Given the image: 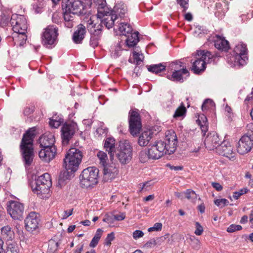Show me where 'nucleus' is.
I'll return each mask as SVG.
<instances>
[{"label":"nucleus","instance_id":"nucleus-1","mask_svg":"<svg viewBox=\"0 0 253 253\" xmlns=\"http://www.w3.org/2000/svg\"><path fill=\"white\" fill-rule=\"evenodd\" d=\"M35 131L34 127L27 130L23 135L20 143V149L23 161L26 167L32 165L35 157L33 142L36 136Z\"/></svg>","mask_w":253,"mask_h":253},{"label":"nucleus","instance_id":"nucleus-2","mask_svg":"<svg viewBox=\"0 0 253 253\" xmlns=\"http://www.w3.org/2000/svg\"><path fill=\"white\" fill-rule=\"evenodd\" d=\"M32 191L41 199L48 197L50 188L52 186L50 175L45 173L31 181L30 183Z\"/></svg>","mask_w":253,"mask_h":253},{"label":"nucleus","instance_id":"nucleus-3","mask_svg":"<svg viewBox=\"0 0 253 253\" xmlns=\"http://www.w3.org/2000/svg\"><path fill=\"white\" fill-rule=\"evenodd\" d=\"M246 44H238L234 47L233 54H228L227 55L228 62L231 64V66L245 65L248 60Z\"/></svg>","mask_w":253,"mask_h":253},{"label":"nucleus","instance_id":"nucleus-4","mask_svg":"<svg viewBox=\"0 0 253 253\" xmlns=\"http://www.w3.org/2000/svg\"><path fill=\"white\" fill-rule=\"evenodd\" d=\"M83 156V153L79 149L76 148L70 149L64 159V166L65 169L76 171L82 162Z\"/></svg>","mask_w":253,"mask_h":253},{"label":"nucleus","instance_id":"nucleus-5","mask_svg":"<svg viewBox=\"0 0 253 253\" xmlns=\"http://www.w3.org/2000/svg\"><path fill=\"white\" fill-rule=\"evenodd\" d=\"M99 170L95 167L84 169L80 175V184L83 188H88L98 183Z\"/></svg>","mask_w":253,"mask_h":253},{"label":"nucleus","instance_id":"nucleus-6","mask_svg":"<svg viewBox=\"0 0 253 253\" xmlns=\"http://www.w3.org/2000/svg\"><path fill=\"white\" fill-rule=\"evenodd\" d=\"M10 24L16 35L21 37L22 42L26 40V32L27 29V21L23 15L13 14L10 20Z\"/></svg>","mask_w":253,"mask_h":253},{"label":"nucleus","instance_id":"nucleus-7","mask_svg":"<svg viewBox=\"0 0 253 253\" xmlns=\"http://www.w3.org/2000/svg\"><path fill=\"white\" fill-rule=\"evenodd\" d=\"M115 153L121 163H128L131 160L132 155V148L129 142L126 140L120 141Z\"/></svg>","mask_w":253,"mask_h":253},{"label":"nucleus","instance_id":"nucleus-8","mask_svg":"<svg viewBox=\"0 0 253 253\" xmlns=\"http://www.w3.org/2000/svg\"><path fill=\"white\" fill-rule=\"evenodd\" d=\"M127 11V6L125 4L122 2L117 3L114 6L113 10H111L109 17L104 18L102 22L105 27L109 29L114 25V22L117 19L118 16L120 17H124Z\"/></svg>","mask_w":253,"mask_h":253},{"label":"nucleus","instance_id":"nucleus-9","mask_svg":"<svg viewBox=\"0 0 253 253\" xmlns=\"http://www.w3.org/2000/svg\"><path fill=\"white\" fill-rule=\"evenodd\" d=\"M58 28L54 25H50L44 29L42 35V43L47 47H50L56 41L58 36Z\"/></svg>","mask_w":253,"mask_h":253},{"label":"nucleus","instance_id":"nucleus-10","mask_svg":"<svg viewBox=\"0 0 253 253\" xmlns=\"http://www.w3.org/2000/svg\"><path fill=\"white\" fill-rule=\"evenodd\" d=\"M7 213L14 220L23 218L24 211V205L18 201L10 200L6 204Z\"/></svg>","mask_w":253,"mask_h":253},{"label":"nucleus","instance_id":"nucleus-11","mask_svg":"<svg viewBox=\"0 0 253 253\" xmlns=\"http://www.w3.org/2000/svg\"><path fill=\"white\" fill-rule=\"evenodd\" d=\"M85 5L81 0H63L62 7L68 11H71L73 15H84Z\"/></svg>","mask_w":253,"mask_h":253},{"label":"nucleus","instance_id":"nucleus-12","mask_svg":"<svg viewBox=\"0 0 253 253\" xmlns=\"http://www.w3.org/2000/svg\"><path fill=\"white\" fill-rule=\"evenodd\" d=\"M129 132L133 137L137 136L142 126L141 117L138 112H129Z\"/></svg>","mask_w":253,"mask_h":253},{"label":"nucleus","instance_id":"nucleus-13","mask_svg":"<svg viewBox=\"0 0 253 253\" xmlns=\"http://www.w3.org/2000/svg\"><path fill=\"white\" fill-rule=\"evenodd\" d=\"M182 64V63L180 61H176L172 62L170 65V67H171V70L173 71L171 75L167 76V78L172 81L183 82L182 75L187 74L189 76V73L186 68H180L181 67H183Z\"/></svg>","mask_w":253,"mask_h":253},{"label":"nucleus","instance_id":"nucleus-14","mask_svg":"<svg viewBox=\"0 0 253 253\" xmlns=\"http://www.w3.org/2000/svg\"><path fill=\"white\" fill-rule=\"evenodd\" d=\"M78 130L76 123H65L61 129L62 144L67 145Z\"/></svg>","mask_w":253,"mask_h":253},{"label":"nucleus","instance_id":"nucleus-15","mask_svg":"<svg viewBox=\"0 0 253 253\" xmlns=\"http://www.w3.org/2000/svg\"><path fill=\"white\" fill-rule=\"evenodd\" d=\"M164 143L167 148L166 152L168 155L175 152L177 147V139L174 131L171 130L166 132Z\"/></svg>","mask_w":253,"mask_h":253},{"label":"nucleus","instance_id":"nucleus-16","mask_svg":"<svg viewBox=\"0 0 253 253\" xmlns=\"http://www.w3.org/2000/svg\"><path fill=\"white\" fill-rule=\"evenodd\" d=\"M216 152L220 155L228 158L231 161H234L236 159V153L233 151L232 146L227 141L222 142L219 146L216 148Z\"/></svg>","mask_w":253,"mask_h":253},{"label":"nucleus","instance_id":"nucleus-17","mask_svg":"<svg viewBox=\"0 0 253 253\" xmlns=\"http://www.w3.org/2000/svg\"><path fill=\"white\" fill-rule=\"evenodd\" d=\"M39 214L34 211L31 212L25 219V227L26 230L30 232L35 231L39 227Z\"/></svg>","mask_w":253,"mask_h":253},{"label":"nucleus","instance_id":"nucleus-18","mask_svg":"<svg viewBox=\"0 0 253 253\" xmlns=\"http://www.w3.org/2000/svg\"><path fill=\"white\" fill-rule=\"evenodd\" d=\"M253 146V139L248 135V132L243 135L238 142L237 146L238 152L244 155L250 151Z\"/></svg>","mask_w":253,"mask_h":253},{"label":"nucleus","instance_id":"nucleus-19","mask_svg":"<svg viewBox=\"0 0 253 253\" xmlns=\"http://www.w3.org/2000/svg\"><path fill=\"white\" fill-rule=\"evenodd\" d=\"M56 152V147H42L39 156L42 161L49 163L55 158Z\"/></svg>","mask_w":253,"mask_h":253},{"label":"nucleus","instance_id":"nucleus-20","mask_svg":"<svg viewBox=\"0 0 253 253\" xmlns=\"http://www.w3.org/2000/svg\"><path fill=\"white\" fill-rule=\"evenodd\" d=\"M220 139L218 134L215 132L208 134L205 139V145L209 150H216V148L219 146Z\"/></svg>","mask_w":253,"mask_h":253},{"label":"nucleus","instance_id":"nucleus-21","mask_svg":"<svg viewBox=\"0 0 253 253\" xmlns=\"http://www.w3.org/2000/svg\"><path fill=\"white\" fill-rule=\"evenodd\" d=\"M103 180L108 182L114 179L118 173V170L114 165H107L103 166Z\"/></svg>","mask_w":253,"mask_h":253},{"label":"nucleus","instance_id":"nucleus-22","mask_svg":"<svg viewBox=\"0 0 253 253\" xmlns=\"http://www.w3.org/2000/svg\"><path fill=\"white\" fill-rule=\"evenodd\" d=\"M41 148L47 147H55V138L54 134L50 132H46L42 134L38 140Z\"/></svg>","mask_w":253,"mask_h":253},{"label":"nucleus","instance_id":"nucleus-23","mask_svg":"<svg viewBox=\"0 0 253 253\" xmlns=\"http://www.w3.org/2000/svg\"><path fill=\"white\" fill-rule=\"evenodd\" d=\"M104 18L101 20L100 23L97 24L94 23L93 21L90 18L87 22V28L90 34H94L96 35H101L103 28V24L105 25L102 22Z\"/></svg>","mask_w":253,"mask_h":253},{"label":"nucleus","instance_id":"nucleus-24","mask_svg":"<svg viewBox=\"0 0 253 253\" xmlns=\"http://www.w3.org/2000/svg\"><path fill=\"white\" fill-rule=\"evenodd\" d=\"M86 33V29L83 24H79L77 26V29L74 32L72 40L76 43H81L84 38V35Z\"/></svg>","mask_w":253,"mask_h":253},{"label":"nucleus","instance_id":"nucleus-25","mask_svg":"<svg viewBox=\"0 0 253 253\" xmlns=\"http://www.w3.org/2000/svg\"><path fill=\"white\" fill-rule=\"evenodd\" d=\"M75 172L68 169H65V170L61 171L58 178L57 186L61 187L64 185L67 180H70L74 177Z\"/></svg>","mask_w":253,"mask_h":253},{"label":"nucleus","instance_id":"nucleus-26","mask_svg":"<svg viewBox=\"0 0 253 253\" xmlns=\"http://www.w3.org/2000/svg\"><path fill=\"white\" fill-rule=\"evenodd\" d=\"M115 143L116 140L113 137H108L104 140V147L110 155L111 160L113 158L116 151Z\"/></svg>","mask_w":253,"mask_h":253},{"label":"nucleus","instance_id":"nucleus-27","mask_svg":"<svg viewBox=\"0 0 253 253\" xmlns=\"http://www.w3.org/2000/svg\"><path fill=\"white\" fill-rule=\"evenodd\" d=\"M196 60L192 63L191 70L195 74H199L206 69V61L203 60L201 57H197Z\"/></svg>","mask_w":253,"mask_h":253},{"label":"nucleus","instance_id":"nucleus-28","mask_svg":"<svg viewBox=\"0 0 253 253\" xmlns=\"http://www.w3.org/2000/svg\"><path fill=\"white\" fill-rule=\"evenodd\" d=\"M153 135V132L150 130L142 132L139 135L138 138V144L140 146L143 147L147 146L152 139Z\"/></svg>","mask_w":253,"mask_h":253},{"label":"nucleus","instance_id":"nucleus-29","mask_svg":"<svg viewBox=\"0 0 253 253\" xmlns=\"http://www.w3.org/2000/svg\"><path fill=\"white\" fill-rule=\"evenodd\" d=\"M197 124L200 126L202 132L205 135L208 130V123L206 116L204 114H197L196 116Z\"/></svg>","mask_w":253,"mask_h":253},{"label":"nucleus","instance_id":"nucleus-30","mask_svg":"<svg viewBox=\"0 0 253 253\" xmlns=\"http://www.w3.org/2000/svg\"><path fill=\"white\" fill-rule=\"evenodd\" d=\"M196 55L198 57H201L203 60L206 61V63H210L212 61H214L217 57L215 55L212 54L211 52L205 50H197Z\"/></svg>","mask_w":253,"mask_h":253},{"label":"nucleus","instance_id":"nucleus-31","mask_svg":"<svg viewBox=\"0 0 253 253\" xmlns=\"http://www.w3.org/2000/svg\"><path fill=\"white\" fill-rule=\"evenodd\" d=\"M1 235L4 240L12 241L14 238V232L10 226L6 225L1 228Z\"/></svg>","mask_w":253,"mask_h":253},{"label":"nucleus","instance_id":"nucleus-32","mask_svg":"<svg viewBox=\"0 0 253 253\" xmlns=\"http://www.w3.org/2000/svg\"><path fill=\"white\" fill-rule=\"evenodd\" d=\"M138 35L139 32L136 31L126 36L127 38L126 40V42L128 47H134L137 44L139 41Z\"/></svg>","mask_w":253,"mask_h":253},{"label":"nucleus","instance_id":"nucleus-33","mask_svg":"<svg viewBox=\"0 0 253 253\" xmlns=\"http://www.w3.org/2000/svg\"><path fill=\"white\" fill-rule=\"evenodd\" d=\"M218 40L214 42L215 47L219 50L227 51L229 49V43L224 38L217 36Z\"/></svg>","mask_w":253,"mask_h":253},{"label":"nucleus","instance_id":"nucleus-34","mask_svg":"<svg viewBox=\"0 0 253 253\" xmlns=\"http://www.w3.org/2000/svg\"><path fill=\"white\" fill-rule=\"evenodd\" d=\"M147 68L148 71L156 74H158L162 71L166 70V63H162L157 64L147 65Z\"/></svg>","mask_w":253,"mask_h":253},{"label":"nucleus","instance_id":"nucleus-35","mask_svg":"<svg viewBox=\"0 0 253 253\" xmlns=\"http://www.w3.org/2000/svg\"><path fill=\"white\" fill-rule=\"evenodd\" d=\"M201 108L202 111H214L215 109V104L212 99L208 98L204 100Z\"/></svg>","mask_w":253,"mask_h":253},{"label":"nucleus","instance_id":"nucleus-36","mask_svg":"<svg viewBox=\"0 0 253 253\" xmlns=\"http://www.w3.org/2000/svg\"><path fill=\"white\" fill-rule=\"evenodd\" d=\"M121 26L119 27V31L121 33L126 36L127 35L132 33L133 29L130 24L127 23H121Z\"/></svg>","mask_w":253,"mask_h":253},{"label":"nucleus","instance_id":"nucleus-37","mask_svg":"<svg viewBox=\"0 0 253 253\" xmlns=\"http://www.w3.org/2000/svg\"><path fill=\"white\" fill-rule=\"evenodd\" d=\"M155 145L157 147V149L158 150V153L160 156V158L162 157L164 154H168L167 152H166V150L167 148L165 144L164 141H160L155 143Z\"/></svg>","mask_w":253,"mask_h":253},{"label":"nucleus","instance_id":"nucleus-38","mask_svg":"<svg viewBox=\"0 0 253 253\" xmlns=\"http://www.w3.org/2000/svg\"><path fill=\"white\" fill-rule=\"evenodd\" d=\"M149 156L150 159L156 160L160 158L159 154L158 153V150L157 149V147L154 144L148 149Z\"/></svg>","mask_w":253,"mask_h":253},{"label":"nucleus","instance_id":"nucleus-39","mask_svg":"<svg viewBox=\"0 0 253 253\" xmlns=\"http://www.w3.org/2000/svg\"><path fill=\"white\" fill-rule=\"evenodd\" d=\"M183 193L185 194V197L192 202H195L197 199V195L195 192L190 189H187Z\"/></svg>","mask_w":253,"mask_h":253},{"label":"nucleus","instance_id":"nucleus-40","mask_svg":"<svg viewBox=\"0 0 253 253\" xmlns=\"http://www.w3.org/2000/svg\"><path fill=\"white\" fill-rule=\"evenodd\" d=\"M97 156L99 160V164L103 167L108 165L107 164L108 157L106 153L100 151L97 153Z\"/></svg>","mask_w":253,"mask_h":253},{"label":"nucleus","instance_id":"nucleus-41","mask_svg":"<svg viewBox=\"0 0 253 253\" xmlns=\"http://www.w3.org/2000/svg\"><path fill=\"white\" fill-rule=\"evenodd\" d=\"M107 8L97 7V17L101 19L104 16H106L107 17H109L110 14L111 10L107 11Z\"/></svg>","mask_w":253,"mask_h":253},{"label":"nucleus","instance_id":"nucleus-42","mask_svg":"<svg viewBox=\"0 0 253 253\" xmlns=\"http://www.w3.org/2000/svg\"><path fill=\"white\" fill-rule=\"evenodd\" d=\"M132 56L134 62H136L137 66L139 65L143 61L144 58L143 54H139V52L134 50L132 53Z\"/></svg>","mask_w":253,"mask_h":253},{"label":"nucleus","instance_id":"nucleus-43","mask_svg":"<svg viewBox=\"0 0 253 253\" xmlns=\"http://www.w3.org/2000/svg\"><path fill=\"white\" fill-rule=\"evenodd\" d=\"M101 35L90 34V45L93 48L96 47L98 44V40Z\"/></svg>","mask_w":253,"mask_h":253},{"label":"nucleus","instance_id":"nucleus-44","mask_svg":"<svg viewBox=\"0 0 253 253\" xmlns=\"http://www.w3.org/2000/svg\"><path fill=\"white\" fill-rule=\"evenodd\" d=\"M59 245L58 242H55L54 241H49L48 247L49 253H54L57 250Z\"/></svg>","mask_w":253,"mask_h":253},{"label":"nucleus","instance_id":"nucleus-45","mask_svg":"<svg viewBox=\"0 0 253 253\" xmlns=\"http://www.w3.org/2000/svg\"><path fill=\"white\" fill-rule=\"evenodd\" d=\"M5 253H19L17 246L15 244H8Z\"/></svg>","mask_w":253,"mask_h":253},{"label":"nucleus","instance_id":"nucleus-46","mask_svg":"<svg viewBox=\"0 0 253 253\" xmlns=\"http://www.w3.org/2000/svg\"><path fill=\"white\" fill-rule=\"evenodd\" d=\"M139 158L140 161L142 163H145L148 159H151L149 156L148 151L147 152L145 151H141L139 154Z\"/></svg>","mask_w":253,"mask_h":253},{"label":"nucleus","instance_id":"nucleus-47","mask_svg":"<svg viewBox=\"0 0 253 253\" xmlns=\"http://www.w3.org/2000/svg\"><path fill=\"white\" fill-rule=\"evenodd\" d=\"M64 120H50L49 121V125L52 128H57L62 124L64 123Z\"/></svg>","mask_w":253,"mask_h":253},{"label":"nucleus","instance_id":"nucleus-48","mask_svg":"<svg viewBox=\"0 0 253 253\" xmlns=\"http://www.w3.org/2000/svg\"><path fill=\"white\" fill-rule=\"evenodd\" d=\"M214 203L217 206L223 208L228 204L229 201L226 199H221L214 200Z\"/></svg>","mask_w":253,"mask_h":253},{"label":"nucleus","instance_id":"nucleus-49","mask_svg":"<svg viewBox=\"0 0 253 253\" xmlns=\"http://www.w3.org/2000/svg\"><path fill=\"white\" fill-rule=\"evenodd\" d=\"M176 2L183 8L182 11L186 12L188 8L189 0H176Z\"/></svg>","mask_w":253,"mask_h":253},{"label":"nucleus","instance_id":"nucleus-50","mask_svg":"<svg viewBox=\"0 0 253 253\" xmlns=\"http://www.w3.org/2000/svg\"><path fill=\"white\" fill-rule=\"evenodd\" d=\"M242 229V227L240 225L232 224L228 227L227 231L232 233L236 231L241 230Z\"/></svg>","mask_w":253,"mask_h":253},{"label":"nucleus","instance_id":"nucleus-51","mask_svg":"<svg viewBox=\"0 0 253 253\" xmlns=\"http://www.w3.org/2000/svg\"><path fill=\"white\" fill-rule=\"evenodd\" d=\"M249 190L247 188H243L241 189L239 191L235 192L233 193V198L237 200L238 199L241 195L247 193L248 192Z\"/></svg>","mask_w":253,"mask_h":253},{"label":"nucleus","instance_id":"nucleus-52","mask_svg":"<svg viewBox=\"0 0 253 253\" xmlns=\"http://www.w3.org/2000/svg\"><path fill=\"white\" fill-rule=\"evenodd\" d=\"M196 229L195 230L194 233L198 236H200L202 234L203 232V228L200 224V223L198 222H196L195 223Z\"/></svg>","mask_w":253,"mask_h":253},{"label":"nucleus","instance_id":"nucleus-53","mask_svg":"<svg viewBox=\"0 0 253 253\" xmlns=\"http://www.w3.org/2000/svg\"><path fill=\"white\" fill-rule=\"evenodd\" d=\"M115 236L113 232H111L108 234L107 237L105 240L104 244L107 246H110L111 244V242L114 239Z\"/></svg>","mask_w":253,"mask_h":253},{"label":"nucleus","instance_id":"nucleus-54","mask_svg":"<svg viewBox=\"0 0 253 253\" xmlns=\"http://www.w3.org/2000/svg\"><path fill=\"white\" fill-rule=\"evenodd\" d=\"M72 13L71 11H68L65 9V11L64 12V18L65 21H73L74 18L72 15Z\"/></svg>","mask_w":253,"mask_h":253},{"label":"nucleus","instance_id":"nucleus-55","mask_svg":"<svg viewBox=\"0 0 253 253\" xmlns=\"http://www.w3.org/2000/svg\"><path fill=\"white\" fill-rule=\"evenodd\" d=\"M162 228V224L161 223L157 222L155 223L154 226L152 227L148 228V231L149 232H152L153 231H161Z\"/></svg>","mask_w":253,"mask_h":253},{"label":"nucleus","instance_id":"nucleus-56","mask_svg":"<svg viewBox=\"0 0 253 253\" xmlns=\"http://www.w3.org/2000/svg\"><path fill=\"white\" fill-rule=\"evenodd\" d=\"M114 218L115 220L122 221L126 217V214L124 212H120L118 214H113Z\"/></svg>","mask_w":253,"mask_h":253},{"label":"nucleus","instance_id":"nucleus-57","mask_svg":"<svg viewBox=\"0 0 253 253\" xmlns=\"http://www.w3.org/2000/svg\"><path fill=\"white\" fill-rule=\"evenodd\" d=\"M114 220L113 214H112L111 215H106L105 217L103 219L104 222H107L110 224L113 223Z\"/></svg>","mask_w":253,"mask_h":253},{"label":"nucleus","instance_id":"nucleus-58","mask_svg":"<svg viewBox=\"0 0 253 253\" xmlns=\"http://www.w3.org/2000/svg\"><path fill=\"white\" fill-rule=\"evenodd\" d=\"M144 235V233L139 230H136L133 233L132 236L134 239H137L139 238L142 237Z\"/></svg>","mask_w":253,"mask_h":253},{"label":"nucleus","instance_id":"nucleus-59","mask_svg":"<svg viewBox=\"0 0 253 253\" xmlns=\"http://www.w3.org/2000/svg\"><path fill=\"white\" fill-rule=\"evenodd\" d=\"M186 113V112H175L173 118L175 119L180 118L179 120H181L185 116Z\"/></svg>","mask_w":253,"mask_h":253},{"label":"nucleus","instance_id":"nucleus-60","mask_svg":"<svg viewBox=\"0 0 253 253\" xmlns=\"http://www.w3.org/2000/svg\"><path fill=\"white\" fill-rule=\"evenodd\" d=\"M190 105L189 102H187V106L186 107L185 104L183 102H181L180 105L176 108L175 111H186L187 108H189Z\"/></svg>","mask_w":253,"mask_h":253},{"label":"nucleus","instance_id":"nucleus-61","mask_svg":"<svg viewBox=\"0 0 253 253\" xmlns=\"http://www.w3.org/2000/svg\"><path fill=\"white\" fill-rule=\"evenodd\" d=\"M157 245L155 238L152 239L148 241L145 244V247L147 248H151Z\"/></svg>","mask_w":253,"mask_h":253},{"label":"nucleus","instance_id":"nucleus-62","mask_svg":"<svg viewBox=\"0 0 253 253\" xmlns=\"http://www.w3.org/2000/svg\"><path fill=\"white\" fill-rule=\"evenodd\" d=\"M99 241V240L93 237L89 244V246L91 248L95 247L98 244Z\"/></svg>","mask_w":253,"mask_h":253},{"label":"nucleus","instance_id":"nucleus-63","mask_svg":"<svg viewBox=\"0 0 253 253\" xmlns=\"http://www.w3.org/2000/svg\"><path fill=\"white\" fill-rule=\"evenodd\" d=\"M212 186L218 191H220L223 189L222 186L219 183L213 182Z\"/></svg>","mask_w":253,"mask_h":253},{"label":"nucleus","instance_id":"nucleus-64","mask_svg":"<svg viewBox=\"0 0 253 253\" xmlns=\"http://www.w3.org/2000/svg\"><path fill=\"white\" fill-rule=\"evenodd\" d=\"M73 209L71 210L65 211L64 214L63 216V218L66 219L67 217H68L69 216L71 215L73 213Z\"/></svg>","mask_w":253,"mask_h":253}]
</instances>
